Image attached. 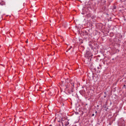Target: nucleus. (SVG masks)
<instances>
[{"instance_id": "obj_3", "label": "nucleus", "mask_w": 126, "mask_h": 126, "mask_svg": "<svg viewBox=\"0 0 126 126\" xmlns=\"http://www.w3.org/2000/svg\"><path fill=\"white\" fill-rule=\"evenodd\" d=\"M120 124L122 126H125V121L122 119H121L120 122Z\"/></svg>"}, {"instance_id": "obj_11", "label": "nucleus", "mask_w": 126, "mask_h": 126, "mask_svg": "<svg viewBox=\"0 0 126 126\" xmlns=\"http://www.w3.org/2000/svg\"><path fill=\"white\" fill-rule=\"evenodd\" d=\"M72 47V46H70V48H69V49H68V50L67 51H66V52H67Z\"/></svg>"}, {"instance_id": "obj_4", "label": "nucleus", "mask_w": 126, "mask_h": 126, "mask_svg": "<svg viewBox=\"0 0 126 126\" xmlns=\"http://www.w3.org/2000/svg\"><path fill=\"white\" fill-rule=\"evenodd\" d=\"M5 3L4 2L2 1L1 2H0V4L1 5H3L5 4Z\"/></svg>"}, {"instance_id": "obj_14", "label": "nucleus", "mask_w": 126, "mask_h": 126, "mask_svg": "<svg viewBox=\"0 0 126 126\" xmlns=\"http://www.w3.org/2000/svg\"><path fill=\"white\" fill-rule=\"evenodd\" d=\"M94 114H92V116H94Z\"/></svg>"}, {"instance_id": "obj_13", "label": "nucleus", "mask_w": 126, "mask_h": 126, "mask_svg": "<svg viewBox=\"0 0 126 126\" xmlns=\"http://www.w3.org/2000/svg\"><path fill=\"white\" fill-rule=\"evenodd\" d=\"M89 16L90 17L91 16L90 14H88L86 16Z\"/></svg>"}, {"instance_id": "obj_2", "label": "nucleus", "mask_w": 126, "mask_h": 126, "mask_svg": "<svg viewBox=\"0 0 126 126\" xmlns=\"http://www.w3.org/2000/svg\"><path fill=\"white\" fill-rule=\"evenodd\" d=\"M97 70L98 73H100L101 71V70L102 69V65L99 64V66L97 67Z\"/></svg>"}, {"instance_id": "obj_12", "label": "nucleus", "mask_w": 126, "mask_h": 126, "mask_svg": "<svg viewBox=\"0 0 126 126\" xmlns=\"http://www.w3.org/2000/svg\"><path fill=\"white\" fill-rule=\"evenodd\" d=\"M71 92H73V89L72 88H71Z\"/></svg>"}, {"instance_id": "obj_6", "label": "nucleus", "mask_w": 126, "mask_h": 126, "mask_svg": "<svg viewBox=\"0 0 126 126\" xmlns=\"http://www.w3.org/2000/svg\"><path fill=\"white\" fill-rule=\"evenodd\" d=\"M84 34L85 35H88V32H87L86 31L84 32Z\"/></svg>"}, {"instance_id": "obj_8", "label": "nucleus", "mask_w": 126, "mask_h": 126, "mask_svg": "<svg viewBox=\"0 0 126 126\" xmlns=\"http://www.w3.org/2000/svg\"><path fill=\"white\" fill-rule=\"evenodd\" d=\"M110 35L111 36H112L113 35V34L112 33H110Z\"/></svg>"}, {"instance_id": "obj_7", "label": "nucleus", "mask_w": 126, "mask_h": 126, "mask_svg": "<svg viewBox=\"0 0 126 126\" xmlns=\"http://www.w3.org/2000/svg\"><path fill=\"white\" fill-rule=\"evenodd\" d=\"M26 3L25 4V3H24L23 4V6H22V7L23 8H24L25 7V5H26Z\"/></svg>"}, {"instance_id": "obj_1", "label": "nucleus", "mask_w": 126, "mask_h": 126, "mask_svg": "<svg viewBox=\"0 0 126 126\" xmlns=\"http://www.w3.org/2000/svg\"><path fill=\"white\" fill-rule=\"evenodd\" d=\"M61 123L62 124V126H63L64 125L67 126L69 124L68 122V120H67L64 118H62Z\"/></svg>"}, {"instance_id": "obj_16", "label": "nucleus", "mask_w": 126, "mask_h": 126, "mask_svg": "<svg viewBox=\"0 0 126 126\" xmlns=\"http://www.w3.org/2000/svg\"><path fill=\"white\" fill-rule=\"evenodd\" d=\"M96 112H97V111H96Z\"/></svg>"}, {"instance_id": "obj_9", "label": "nucleus", "mask_w": 126, "mask_h": 126, "mask_svg": "<svg viewBox=\"0 0 126 126\" xmlns=\"http://www.w3.org/2000/svg\"><path fill=\"white\" fill-rule=\"evenodd\" d=\"M123 87L124 88H125L126 89V86L125 84L124 85Z\"/></svg>"}, {"instance_id": "obj_15", "label": "nucleus", "mask_w": 126, "mask_h": 126, "mask_svg": "<svg viewBox=\"0 0 126 126\" xmlns=\"http://www.w3.org/2000/svg\"><path fill=\"white\" fill-rule=\"evenodd\" d=\"M27 42H28V41H26V43H27Z\"/></svg>"}, {"instance_id": "obj_5", "label": "nucleus", "mask_w": 126, "mask_h": 126, "mask_svg": "<svg viewBox=\"0 0 126 126\" xmlns=\"http://www.w3.org/2000/svg\"><path fill=\"white\" fill-rule=\"evenodd\" d=\"M65 87H66V88H65L64 89V92H65V91H66V90H67L68 89H67L68 88V86L67 85H66L65 86Z\"/></svg>"}, {"instance_id": "obj_10", "label": "nucleus", "mask_w": 126, "mask_h": 126, "mask_svg": "<svg viewBox=\"0 0 126 126\" xmlns=\"http://www.w3.org/2000/svg\"><path fill=\"white\" fill-rule=\"evenodd\" d=\"M72 47V46H70V48H69V49H68V50L67 51H66V52H67Z\"/></svg>"}]
</instances>
